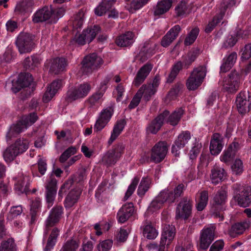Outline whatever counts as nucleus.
Returning <instances> with one entry per match:
<instances>
[{
  "instance_id": "nucleus-1",
  "label": "nucleus",
  "mask_w": 251,
  "mask_h": 251,
  "mask_svg": "<svg viewBox=\"0 0 251 251\" xmlns=\"http://www.w3.org/2000/svg\"><path fill=\"white\" fill-rule=\"evenodd\" d=\"M64 12L62 7L53 8L51 6H44L34 14L32 21L34 23H38L48 21L50 24H55L62 17Z\"/></svg>"
},
{
  "instance_id": "nucleus-2",
  "label": "nucleus",
  "mask_w": 251,
  "mask_h": 251,
  "mask_svg": "<svg viewBox=\"0 0 251 251\" xmlns=\"http://www.w3.org/2000/svg\"><path fill=\"white\" fill-rule=\"evenodd\" d=\"M200 54V49L193 48L186 55L182 56V61L176 62L173 65L168 77L167 82L168 83L172 82L182 69H188L189 68Z\"/></svg>"
},
{
  "instance_id": "nucleus-3",
  "label": "nucleus",
  "mask_w": 251,
  "mask_h": 251,
  "mask_svg": "<svg viewBox=\"0 0 251 251\" xmlns=\"http://www.w3.org/2000/svg\"><path fill=\"white\" fill-rule=\"evenodd\" d=\"M227 189L226 186H223L219 189L213 199L211 203V206L210 212L211 215L215 218H219V221H223L224 217L222 211L223 204L227 199Z\"/></svg>"
},
{
  "instance_id": "nucleus-4",
  "label": "nucleus",
  "mask_w": 251,
  "mask_h": 251,
  "mask_svg": "<svg viewBox=\"0 0 251 251\" xmlns=\"http://www.w3.org/2000/svg\"><path fill=\"white\" fill-rule=\"evenodd\" d=\"M176 235V228L175 226L170 225H165L162 232L161 238L159 245L152 243L147 246L150 251L156 250L157 251H165L166 249L169 248V245L173 241Z\"/></svg>"
},
{
  "instance_id": "nucleus-5",
  "label": "nucleus",
  "mask_w": 251,
  "mask_h": 251,
  "mask_svg": "<svg viewBox=\"0 0 251 251\" xmlns=\"http://www.w3.org/2000/svg\"><path fill=\"white\" fill-rule=\"evenodd\" d=\"M234 198L238 204L243 207H247L251 204V187L235 183L232 186Z\"/></svg>"
},
{
  "instance_id": "nucleus-6",
  "label": "nucleus",
  "mask_w": 251,
  "mask_h": 251,
  "mask_svg": "<svg viewBox=\"0 0 251 251\" xmlns=\"http://www.w3.org/2000/svg\"><path fill=\"white\" fill-rule=\"evenodd\" d=\"M206 68L204 65L195 67L186 80V85L189 90H195L201 85L206 76Z\"/></svg>"
},
{
  "instance_id": "nucleus-7",
  "label": "nucleus",
  "mask_w": 251,
  "mask_h": 251,
  "mask_svg": "<svg viewBox=\"0 0 251 251\" xmlns=\"http://www.w3.org/2000/svg\"><path fill=\"white\" fill-rule=\"evenodd\" d=\"M103 63L102 58L97 53H93L86 55L82 61L81 71L83 74L92 73L100 68Z\"/></svg>"
},
{
  "instance_id": "nucleus-8",
  "label": "nucleus",
  "mask_w": 251,
  "mask_h": 251,
  "mask_svg": "<svg viewBox=\"0 0 251 251\" xmlns=\"http://www.w3.org/2000/svg\"><path fill=\"white\" fill-rule=\"evenodd\" d=\"M185 190L184 185L181 183L176 186L174 189L167 187L162 190L157 196L164 203L172 204L183 195Z\"/></svg>"
},
{
  "instance_id": "nucleus-9",
  "label": "nucleus",
  "mask_w": 251,
  "mask_h": 251,
  "mask_svg": "<svg viewBox=\"0 0 251 251\" xmlns=\"http://www.w3.org/2000/svg\"><path fill=\"white\" fill-rule=\"evenodd\" d=\"M34 36L28 33L21 32L17 37L15 44L20 54L30 52L34 48Z\"/></svg>"
},
{
  "instance_id": "nucleus-10",
  "label": "nucleus",
  "mask_w": 251,
  "mask_h": 251,
  "mask_svg": "<svg viewBox=\"0 0 251 251\" xmlns=\"http://www.w3.org/2000/svg\"><path fill=\"white\" fill-rule=\"evenodd\" d=\"M125 145L121 143L115 145L102 158V162L108 166L115 165L124 153Z\"/></svg>"
},
{
  "instance_id": "nucleus-11",
  "label": "nucleus",
  "mask_w": 251,
  "mask_h": 251,
  "mask_svg": "<svg viewBox=\"0 0 251 251\" xmlns=\"http://www.w3.org/2000/svg\"><path fill=\"white\" fill-rule=\"evenodd\" d=\"M91 86L87 83L79 85L77 87L70 88L66 93L65 100L71 102L76 100L85 97L90 91Z\"/></svg>"
},
{
  "instance_id": "nucleus-12",
  "label": "nucleus",
  "mask_w": 251,
  "mask_h": 251,
  "mask_svg": "<svg viewBox=\"0 0 251 251\" xmlns=\"http://www.w3.org/2000/svg\"><path fill=\"white\" fill-rule=\"evenodd\" d=\"M241 75L235 70H232L223 81L224 89L228 93H236L239 88Z\"/></svg>"
},
{
  "instance_id": "nucleus-13",
  "label": "nucleus",
  "mask_w": 251,
  "mask_h": 251,
  "mask_svg": "<svg viewBox=\"0 0 251 251\" xmlns=\"http://www.w3.org/2000/svg\"><path fill=\"white\" fill-rule=\"evenodd\" d=\"M193 201L187 197H183L177 204L176 210V218L187 220L192 214Z\"/></svg>"
},
{
  "instance_id": "nucleus-14",
  "label": "nucleus",
  "mask_w": 251,
  "mask_h": 251,
  "mask_svg": "<svg viewBox=\"0 0 251 251\" xmlns=\"http://www.w3.org/2000/svg\"><path fill=\"white\" fill-rule=\"evenodd\" d=\"M168 150V147L166 142L160 141L157 143L151 150V161L155 163L161 162L165 158Z\"/></svg>"
},
{
  "instance_id": "nucleus-15",
  "label": "nucleus",
  "mask_w": 251,
  "mask_h": 251,
  "mask_svg": "<svg viewBox=\"0 0 251 251\" xmlns=\"http://www.w3.org/2000/svg\"><path fill=\"white\" fill-rule=\"evenodd\" d=\"M236 106L239 113L244 115L251 108V95L247 92H241L236 97Z\"/></svg>"
},
{
  "instance_id": "nucleus-16",
  "label": "nucleus",
  "mask_w": 251,
  "mask_h": 251,
  "mask_svg": "<svg viewBox=\"0 0 251 251\" xmlns=\"http://www.w3.org/2000/svg\"><path fill=\"white\" fill-rule=\"evenodd\" d=\"M57 180L53 175L51 174L45 186L46 199L48 208H50L53 204L57 190Z\"/></svg>"
},
{
  "instance_id": "nucleus-17",
  "label": "nucleus",
  "mask_w": 251,
  "mask_h": 251,
  "mask_svg": "<svg viewBox=\"0 0 251 251\" xmlns=\"http://www.w3.org/2000/svg\"><path fill=\"white\" fill-rule=\"evenodd\" d=\"M215 227L211 226L203 228L201 232L200 238V248L206 250L214 240Z\"/></svg>"
},
{
  "instance_id": "nucleus-18",
  "label": "nucleus",
  "mask_w": 251,
  "mask_h": 251,
  "mask_svg": "<svg viewBox=\"0 0 251 251\" xmlns=\"http://www.w3.org/2000/svg\"><path fill=\"white\" fill-rule=\"evenodd\" d=\"M191 139V133L188 131H182L179 134L172 147L171 152L176 157L179 156L180 150L183 149Z\"/></svg>"
},
{
  "instance_id": "nucleus-19",
  "label": "nucleus",
  "mask_w": 251,
  "mask_h": 251,
  "mask_svg": "<svg viewBox=\"0 0 251 251\" xmlns=\"http://www.w3.org/2000/svg\"><path fill=\"white\" fill-rule=\"evenodd\" d=\"M63 213V208L62 206L56 205L51 209L45 222L47 231L59 222Z\"/></svg>"
},
{
  "instance_id": "nucleus-20",
  "label": "nucleus",
  "mask_w": 251,
  "mask_h": 251,
  "mask_svg": "<svg viewBox=\"0 0 251 251\" xmlns=\"http://www.w3.org/2000/svg\"><path fill=\"white\" fill-rule=\"evenodd\" d=\"M235 140L236 139L229 145L227 148L224 151L220 156L221 161L226 164H229L233 160L237 151L240 149L239 142Z\"/></svg>"
},
{
  "instance_id": "nucleus-21",
  "label": "nucleus",
  "mask_w": 251,
  "mask_h": 251,
  "mask_svg": "<svg viewBox=\"0 0 251 251\" xmlns=\"http://www.w3.org/2000/svg\"><path fill=\"white\" fill-rule=\"evenodd\" d=\"M153 68V65L150 63H147L143 65L137 72L132 82L133 85L139 87L147 77Z\"/></svg>"
},
{
  "instance_id": "nucleus-22",
  "label": "nucleus",
  "mask_w": 251,
  "mask_h": 251,
  "mask_svg": "<svg viewBox=\"0 0 251 251\" xmlns=\"http://www.w3.org/2000/svg\"><path fill=\"white\" fill-rule=\"evenodd\" d=\"M169 111L165 110L160 114L149 125L147 131L152 134H156L162 126L164 119L169 116Z\"/></svg>"
},
{
  "instance_id": "nucleus-23",
  "label": "nucleus",
  "mask_w": 251,
  "mask_h": 251,
  "mask_svg": "<svg viewBox=\"0 0 251 251\" xmlns=\"http://www.w3.org/2000/svg\"><path fill=\"white\" fill-rule=\"evenodd\" d=\"M134 206L132 202L126 203L120 209L117 214L118 221L120 223L126 222L133 214Z\"/></svg>"
},
{
  "instance_id": "nucleus-24",
  "label": "nucleus",
  "mask_w": 251,
  "mask_h": 251,
  "mask_svg": "<svg viewBox=\"0 0 251 251\" xmlns=\"http://www.w3.org/2000/svg\"><path fill=\"white\" fill-rule=\"evenodd\" d=\"M181 27L178 25L171 28L162 37L161 41V46L165 48L169 46L178 36Z\"/></svg>"
},
{
  "instance_id": "nucleus-25",
  "label": "nucleus",
  "mask_w": 251,
  "mask_h": 251,
  "mask_svg": "<svg viewBox=\"0 0 251 251\" xmlns=\"http://www.w3.org/2000/svg\"><path fill=\"white\" fill-rule=\"evenodd\" d=\"M30 184V177L27 176L22 175L18 178L15 184V190L18 194H27L29 191Z\"/></svg>"
},
{
  "instance_id": "nucleus-26",
  "label": "nucleus",
  "mask_w": 251,
  "mask_h": 251,
  "mask_svg": "<svg viewBox=\"0 0 251 251\" xmlns=\"http://www.w3.org/2000/svg\"><path fill=\"white\" fill-rule=\"evenodd\" d=\"M62 80L56 79L54 80L48 87L47 90L43 97V100L44 102H49L55 95L57 91L62 87Z\"/></svg>"
},
{
  "instance_id": "nucleus-27",
  "label": "nucleus",
  "mask_w": 251,
  "mask_h": 251,
  "mask_svg": "<svg viewBox=\"0 0 251 251\" xmlns=\"http://www.w3.org/2000/svg\"><path fill=\"white\" fill-rule=\"evenodd\" d=\"M223 148L222 138L221 134L218 133L213 134L209 147L211 154L214 155L219 154Z\"/></svg>"
},
{
  "instance_id": "nucleus-28",
  "label": "nucleus",
  "mask_w": 251,
  "mask_h": 251,
  "mask_svg": "<svg viewBox=\"0 0 251 251\" xmlns=\"http://www.w3.org/2000/svg\"><path fill=\"white\" fill-rule=\"evenodd\" d=\"M155 44L145 43L139 54L141 62H144L151 57L155 53Z\"/></svg>"
},
{
  "instance_id": "nucleus-29",
  "label": "nucleus",
  "mask_w": 251,
  "mask_h": 251,
  "mask_svg": "<svg viewBox=\"0 0 251 251\" xmlns=\"http://www.w3.org/2000/svg\"><path fill=\"white\" fill-rule=\"evenodd\" d=\"M173 0H161L153 7V15L160 16L168 12L171 8Z\"/></svg>"
},
{
  "instance_id": "nucleus-30",
  "label": "nucleus",
  "mask_w": 251,
  "mask_h": 251,
  "mask_svg": "<svg viewBox=\"0 0 251 251\" xmlns=\"http://www.w3.org/2000/svg\"><path fill=\"white\" fill-rule=\"evenodd\" d=\"M250 226L249 220H245L241 222H239L233 225L229 233L230 236L235 237L237 236L242 234L246 229L248 228Z\"/></svg>"
},
{
  "instance_id": "nucleus-31",
  "label": "nucleus",
  "mask_w": 251,
  "mask_h": 251,
  "mask_svg": "<svg viewBox=\"0 0 251 251\" xmlns=\"http://www.w3.org/2000/svg\"><path fill=\"white\" fill-rule=\"evenodd\" d=\"M67 66V60L65 58L56 57L52 60L50 71L56 75L64 71Z\"/></svg>"
},
{
  "instance_id": "nucleus-32",
  "label": "nucleus",
  "mask_w": 251,
  "mask_h": 251,
  "mask_svg": "<svg viewBox=\"0 0 251 251\" xmlns=\"http://www.w3.org/2000/svg\"><path fill=\"white\" fill-rule=\"evenodd\" d=\"M133 33L131 31H127L118 36L116 39L115 43L121 47H128L133 44Z\"/></svg>"
},
{
  "instance_id": "nucleus-33",
  "label": "nucleus",
  "mask_w": 251,
  "mask_h": 251,
  "mask_svg": "<svg viewBox=\"0 0 251 251\" xmlns=\"http://www.w3.org/2000/svg\"><path fill=\"white\" fill-rule=\"evenodd\" d=\"M81 191L79 189L71 190L67 195L64 201V206L66 208L73 207L75 204L81 194Z\"/></svg>"
},
{
  "instance_id": "nucleus-34",
  "label": "nucleus",
  "mask_w": 251,
  "mask_h": 251,
  "mask_svg": "<svg viewBox=\"0 0 251 251\" xmlns=\"http://www.w3.org/2000/svg\"><path fill=\"white\" fill-rule=\"evenodd\" d=\"M237 58V54L236 52H232L224 57L220 67V72L224 73L228 72L236 62Z\"/></svg>"
},
{
  "instance_id": "nucleus-35",
  "label": "nucleus",
  "mask_w": 251,
  "mask_h": 251,
  "mask_svg": "<svg viewBox=\"0 0 251 251\" xmlns=\"http://www.w3.org/2000/svg\"><path fill=\"white\" fill-rule=\"evenodd\" d=\"M126 122L125 119L118 120L114 125L111 133V136L108 140V143L109 145L117 138L123 130Z\"/></svg>"
},
{
  "instance_id": "nucleus-36",
  "label": "nucleus",
  "mask_w": 251,
  "mask_h": 251,
  "mask_svg": "<svg viewBox=\"0 0 251 251\" xmlns=\"http://www.w3.org/2000/svg\"><path fill=\"white\" fill-rule=\"evenodd\" d=\"M226 176L225 170L219 166H215L211 171L210 178L212 183L215 185L222 181Z\"/></svg>"
},
{
  "instance_id": "nucleus-37",
  "label": "nucleus",
  "mask_w": 251,
  "mask_h": 251,
  "mask_svg": "<svg viewBox=\"0 0 251 251\" xmlns=\"http://www.w3.org/2000/svg\"><path fill=\"white\" fill-rule=\"evenodd\" d=\"M116 0H102L95 9V13L96 15L101 16L106 12L111 9L116 2Z\"/></svg>"
},
{
  "instance_id": "nucleus-38",
  "label": "nucleus",
  "mask_w": 251,
  "mask_h": 251,
  "mask_svg": "<svg viewBox=\"0 0 251 251\" xmlns=\"http://www.w3.org/2000/svg\"><path fill=\"white\" fill-rule=\"evenodd\" d=\"M41 59L38 55L34 54L26 57L23 62L24 67L29 70H34L41 63Z\"/></svg>"
},
{
  "instance_id": "nucleus-39",
  "label": "nucleus",
  "mask_w": 251,
  "mask_h": 251,
  "mask_svg": "<svg viewBox=\"0 0 251 251\" xmlns=\"http://www.w3.org/2000/svg\"><path fill=\"white\" fill-rule=\"evenodd\" d=\"M101 28L99 25L90 26L82 31L83 35L86 42L90 43L96 37V35L100 32Z\"/></svg>"
},
{
  "instance_id": "nucleus-40",
  "label": "nucleus",
  "mask_w": 251,
  "mask_h": 251,
  "mask_svg": "<svg viewBox=\"0 0 251 251\" xmlns=\"http://www.w3.org/2000/svg\"><path fill=\"white\" fill-rule=\"evenodd\" d=\"M26 127L27 126L24 124L22 119L16 124L12 125L6 135L7 140H10L12 138L16 136L17 135L22 132L24 128Z\"/></svg>"
},
{
  "instance_id": "nucleus-41",
  "label": "nucleus",
  "mask_w": 251,
  "mask_h": 251,
  "mask_svg": "<svg viewBox=\"0 0 251 251\" xmlns=\"http://www.w3.org/2000/svg\"><path fill=\"white\" fill-rule=\"evenodd\" d=\"M33 5V0H23L17 4L15 11L21 14L31 12Z\"/></svg>"
},
{
  "instance_id": "nucleus-42",
  "label": "nucleus",
  "mask_w": 251,
  "mask_h": 251,
  "mask_svg": "<svg viewBox=\"0 0 251 251\" xmlns=\"http://www.w3.org/2000/svg\"><path fill=\"white\" fill-rule=\"evenodd\" d=\"M199 196L198 202L196 204L198 211H202L207 204L208 201V192L207 190L199 192L197 194Z\"/></svg>"
},
{
  "instance_id": "nucleus-43",
  "label": "nucleus",
  "mask_w": 251,
  "mask_h": 251,
  "mask_svg": "<svg viewBox=\"0 0 251 251\" xmlns=\"http://www.w3.org/2000/svg\"><path fill=\"white\" fill-rule=\"evenodd\" d=\"M59 230L57 227H53L49 237L47 245L44 248V251H50L51 249L54 246L57 238L59 234Z\"/></svg>"
},
{
  "instance_id": "nucleus-44",
  "label": "nucleus",
  "mask_w": 251,
  "mask_h": 251,
  "mask_svg": "<svg viewBox=\"0 0 251 251\" xmlns=\"http://www.w3.org/2000/svg\"><path fill=\"white\" fill-rule=\"evenodd\" d=\"M151 180L149 177H143L137 189V195L142 198L150 188Z\"/></svg>"
},
{
  "instance_id": "nucleus-45",
  "label": "nucleus",
  "mask_w": 251,
  "mask_h": 251,
  "mask_svg": "<svg viewBox=\"0 0 251 251\" xmlns=\"http://www.w3.org/2000/svg\"><path fill=\"white\" fill-rule=\"evenodd\" d=\"M33 79L30 74L27 73H21L19 75L17 80L19 85L22 88H26L28 87L33 82Z\"/></svg>"
},
{
  "instance_id": "nucleus-46",
  "label": "nucleus",
  "mask_w": 251,
  "mask_h": 251,
  "mask_svg": "<svg viewBox=\"0 0 251 251\" xmlns=\"http://www.w3.org/2000/svg\"><path fill=\"white\" fill-rule=\"evenodd\" d=\"M183 114L184 110L182 108H176L169 116L167 122L173 126L177 125Z\"/></svg>"
},
{
  "instance_id": "nucleus-47",
  "label": "nucleus",
  "mask_w": 251,
  "mask_h": 251,
  "mask_svg": "<svg viewBox=\"0 0 251 251\" xmlns=\"http://www.w3.org/2000/svg\"><path fill=\"white\" fill-rule=\"evenodd\" d=\"M104 93L98 90L95 93L93 94L88 99V103L90 107H98L101 103L102 101V98L104 95Z\"/></svg>"
},
{
  "instance_id": "nucleus-48",
  "label": "nucleus",
  "mask_w": 251,
  "mask_h": 251,
  "mask_svg": "<svg viewBox=\"0 0 251 251\" xmlns=\"http://www.w3.org/2000/svg\"><path fill=\"white\" fill-rule=\"evenodd\" d=\"M224 15V13L221 12L219 15H215L212 21H209L208 24L206 25L205 28V32L206 33H210L216 26L220 23L223 19Z\"/></svg>"
},
{
  "instance_id": "nucleus-49",
  "label": "nucleus",
  "mask_w": 251,
  "mask_h": 251,
  "mask_svg": "<svg viewBox=\"0 0 251 251\" xmlns=\"http://www.w3.org/2000/svg\"><path fill=\"white\" fill-rule=\"evenodd\" d=\"M0 251H17L14 239L9 238L7 240L3 241L0 244Z\"/></svg>"
},
{
  "instance_id": "nucleus-50",
  "label": "nucleus",
  "mask_w": 251,
  "mask_h": 251,
  "mask_svg": "<svg viewBox=\"0 0 251 251\" xmlns=\"http://www.w3.org/2000/svg\"><path fill=\"white\" fill-rule=\"evenodd\" d=\"M15 149L16 152L19 155L25 151L28 148V142L25 139H18L13 145H12Z\"/></svg>"
},
{
  "instance_id": "nucleus-51",
  "label": "nucleus",
  "mask_w": 251,
  "mask_h": 251,
  "mask_svg": "<svg viewBox=\"0 0 251 251\" xmlns=\"http://www.w3.org/2000/svg\"><path fill=\"white\" fill-rule=\"evenodd\" d=\"M18 155L15 149L11 145L7 147L3 152L4 160L6 162H10Z\"/></svg>"
},
{
  "instance_id": "nucleus-52",
  "label": "nucleus",
  "mask_w": 251,
  "mask_h": 251,
  "mask_svg": "<svg viewBox=\"0 0 251 251\" xmlns=\"http://www.w3.org/2000/svg\"><path fill=\"white\" fill-rule=\"evenodd\" d=\"M150 0H132L130 5L126 6V9L130 12L139 10L146 5Z\"/></svg>"
},
{
  "instance_id": "nucleus-53",
  "label": "nucleus",
  "mask_w": 251,
  "mask_h": 251,
  "mask_svg": "<svg viewBox=\"0 0 251 251\" xmlns=\"http://www.w3.org/2000/svg\"><path fill=\"white\" fill-rule=\"evenodd\" d=\"M142 89V96L145 100L149 101L151 97L156 92V90L151 87V83L143 85L139 90Z\"/></svg>"
},
{
  "instance_id": "nucleus-54",
  "label": "nucleus",
  "mask_w": 251,
  "mask_h": 251,
  "mask_svg": "<svg viewBox=\"0 0 251 251\" xmlns=\"http://www.w3.org/2000/svg\"><path fill=\"white\" fill-rule=\"evenodd\" d=\"M143 234L149 239H154L157 237L158 232L151 225L148 224L144 227Z\"/></svg>"
},
{
  "instance_id": "nucleus-55",
  "label": "nucleus",
  "mask_w": 251,
  "mask_h": 251,
  "mask_svg": "<svg viewBox=\"0 0 251 251\" xmlns=\"http://www.w3.org/2000/svg\"><path fill=\"white\" fill-rule=\"evenodd\" d=\"M199 31V28L198 27L193 28L186 36L184 42V45L189 46L192 44L197 39Z\"/></svg>"
},
{
  "instance_id": "nucleus-56",
  "label": "nucleus",
  "mask_w": 251,
  "mask_h": 251,
  "mask_svg": "<svg viewBox=\"0 0 251 251\" xmlns=\"http://www.w3.org/2000/svg\"><path fill=\"white\" fill-rule=\"evenodd\" d=\"M113 106H108L101 111L99 118L106 122L108 123L113 114Z\"/></svg>"
},
{
  "instance_id": "nucleus-57",
  "label": "nucleus",
  "mask_w": 251,
  "mask_h": 251,
  "mask_svg": "<svg viewBox=\"0 0 251 251\" xmlns=\"http://www.w3.org/2000/svg\"><path fill=\"white\" fill-rule=\"evenodd\" d=\"M140 177L135 176L132 180L131 184L128 187V189L125 194L124 198V201H126L133 193L135 188L139 183Z\"/></svg>"
},
{
  "instance_id": "nucleus-58",
  "label": "nucleus",
  "mask_w": 251,
  "mask_h": 251,
  "mask_svg": "<svg viewBox=\"0 0 251 251\" xmlns=\"http://www.w3.org/2000/svg\"><path fill=\"white\" fill-rule=\"evenodd\" d=\"M187 2L182 0L175 8V13L177 16H182L187 12Z\"/></svg>"
},
{
  "instance_id": "nucleus-59",
  "label": "nucleus",
  "mask_w": 251,
  "mask_h": 251,
  "mask_svg": "<svg viewBox=\"0 0 251 251\" xmlns=\"http://www.w3.org/2000/svg\"><path fill=\"white\" fill-rule=\"evenodd\" d=\"M75 177V176H71L66 181H65L59 190V196L62 198L63 193L71 187L74 182Z\"/></svg>"
},
{
  "instance_id": "nucleus-60",
  "label": "nucleus",
  "mask_w": 251,
  "mask_h": 251,
  "mask_svg": "<svg viewBox=\"0 0 251 251\" xmlns=\"http://www.w3.org/2000/svg\"><path fill=\"white\" fill-rule=\"evenodd\" d=\"M231 168L234 174L236 175L241 174L244 170L242 161L240 159H236L231 165Z\"/></svg>"
},
{
  "instance_id": "nucleus-61",
  "label": "nucleus",
  "mask_w": 251,
  "mask_h": 251,
  "mask_svg": "<svg viewBox=\"0 0 251 251\" xmlns=\"http://www.w3.org/2000/svg\"><path fill=\"white\" fill-rule=\"evenodd\" d=\"M38 117L35 112L30 113L22 118L23 122L25 126H29L33 124L38 120Z\"/></svg>"
},
{
  "instance_id": "nucleus-62",
  "label": "nucleus",
  "mask_w": 251,
  "mask_h": 251,
  "mask_svg": "<svg viewBox=\"0 0 251 251\" xmlns=\"http://www.w3.org/2000/svg\"><path fill=\"white\" fill-rule=\"evenodd\" d=\"M23 212V208L21 205L14 206L11 207L7 215V219L12 220L15 217L21 215Z\"/></svg>"
},
{
  "instance_id": "nucleus-63",
  "label": "nucleus",
  "mask_w": 251,
  "mask_h": 251,
  "mask_svg": "<svg viewBox=\"0 0 251 251\" xmlns=\"http://www.w3.org/2000/svg\"><path fill=\"white\" fill-rule=\"evenodd\" d=\"M76 151L75 148L71 147L65 151L59 157V161L61 163L65 162L71 155H74Z\"/></svg>"
},
{
  "instance_id": "nucleus-64",
  "label": "nucleus",
  "mask_w": 251,
  "mask_h": 251,
  "mask_svg": "<svg viewBox=\"0 0 251 251\" xmlns=\"http://www.w3.org/2000/svg\"><path fill=\"white\" fill-rule=\"evenodd\" d=\"M79 245L77 242L74 240L67 241L63 245L62 251H75Z\"/></svg>"
}]
</instances>
